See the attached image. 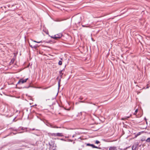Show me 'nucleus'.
<instances>
[{
  "mask_svg": "<svg viewBox=\"0 0 150 150\" xmlns=\"http://www.w3.org/2000/svg\"><path fill=\"white\" fill-rule=\"evenodd\" d=\"M62 35L61 33H59L54 35V36H51V38L57 40L58 38H60L62 37Z\"/></svg>",
  "mask_w": 150,
  "mask_h": 150,
  "instance_id": "f257e3e1",
  "label": "nucleus"
},
{
  "mask_svg": "<svg viewBox=\"0 0 150 150\" xmlns=\"http://www.w3.org/2000/svg\"><path fill=\"white\" fill-rule=\"evenodd\" d=\"M28 79V78H27L25 79H21L18 81L17 83L16 86H17L18 85L20 84L21 83H23L26 82L27 81Z\"/></svg>",
  "mask_w": 150,
  "mask_h": 150,
  "instance_id": "f03ea898",
  "label": "nucleus"
},
{
  "mask_svg": "<svg viewBox=\"0 0 150 150\" xmlns=\"http://www.w3.org/2000/svg\"><path fill=\"white\" fill-rule=\"evenodd\" d=\"M139 145V143L138 142L135 143L132 146V150H136Z\"/></svg>",
  "mask_w": 150,
  "mask_h": 150,
  "instance_id": "7ed1b4c3",
  "label": "nucleus"
},
{
  "mask_svg": "<svg viewBox=\"0 0 150 150\" xmlns=\"http://www.w3.org/2000/svg\"><path fill=\"white\" fill-rule=\"evenodd\" d=\"M49 145L50 146V148L51 147L55 148L56 147V144H55L54 142L53 141H51V143L50 142L48 143Z\"/></svg>",
  "mask_w": 150,
  "mask_h": 150,
  "instance_id": "20e7f679",
  "label": "nucleus"
},
{
  "mask_svg": "<svg viewBox=\"0 0 150 150\" xmlns=\"http://www.w3.org/2000/svg\"><path fill=\"white\" fill-rule=\"evenodd\" d=\"M48 135L50 137H57L56 133H48Z\"/></svg>",
  "mask_w": 150,
  "mask_h": 150,
  "instance_id": "39448f33",
  "label": "nucleus"
},
{
  "mask_svg": "<svg viewBox=\"0 0 150 150\" xmlns=\"http://www.w3.org/2000/svg\"><path fill=\"white\" fill-rule=\"evenodd\" d=\"M108 148L109 150H117L116 146H110Z\"/></svg>",
  "mask_w": 150,
  "mask_h": 150,
  "instance_id": "423d86ee",
  "label": "nucleus"
},
{
  "mask_svg": "<svg viewBox=\"0 0 150 150\" xmlns=\"http://www.w3.org/2000/svg\"><path fill=\"white\" fill-rule=\"evenodd\" d=\"M90 146H91L92 148H96L99 149H101V147H98L95 146L93 144H91Z\"/></svg>",
  "mask_w": 150,
  "mask_h": 150,
  "instance_id": "0eeeda50",
  "label": "nucleus"
},
{
  "mask_svg": "<svg viewBox=\"0 0 150 150\" xmlns=\"http://www.w3.org/2000/svg\"><path fill=\"white\" fill-rule=\"evenodd\" d=\"M57 137H62L64 136L63 134L62 133H56Z\"/></svg>",
  "mask_w": 150,
  "mask_h": 150,
  "instance_id": "6e6552de",
  "label": "nucleus"
},
{
  "mask_svg": "<svg viewBox=\"0 0 150 150\" xmlns=\"http://www.w3.org/2000/svg\"><path fill=\"white\" fill-rule=\"evenodd\" d=\"M29 45L32 48H34L35 49H36L37 47H38L37 45H36L35 46H33L32 45H31L30 43H29Z\"/></svg>",
  "mask_w": 150,
  "mask_h": 150,
  "instance_id": "1a4fd4ad",
  "label": "nucleus"
},
{
  "mask_svg": "<svg viewBox=\"0 0 150 150\" xmlns=\"http://www.w3.org/2000/svg\"><path fill=\"white\" fill-rule=\"evenodd\" d=\"M131 115H130L129 116H126L123 118H121V120H125L127 119L128 118H129L130 116Z\"/></svg>",
  "mask_w": 150,
  "mask_h": 150,
  "instance_id": "9d476101",
  "label": "nucleus"
},
{
  "mask_svg": "<svg viewBox=\"0 0 150 150\" xmlns=\"http://www.w3.org/2000/svg\"><path fill=\"white\" fill-rule=\"evenodd\" d=\"M50 127H51L53 128H59L58 127L55 125H52L51 124L50 125Z\"/></svg>",
  "mask_w": 150,
  "mask_h": 150,
  "instance_id": "9b49d317",
  "label": "nucleus"
},
{
  "mask_svg": "<svg viewBox=\"0 0 150 150\" xmlns=\"http://www.w3.org/2000/svg\"><path fill=\"white\" fill-rule=\"evenodd\" d=\"M60 81H61V79H60L58 82V88L59 89V88L60 86Z\"/></svg>",
  "mask_w": 150,
  "mask_h": 150,
  "instance_id": "f8f14e48",
  "label": "nucleus"
},
{
  "mask_svg": "<svg viewBox=\"0 0 150 150\" xmlns=\"http://www.w3.org/2000/svg\"><path fill=\"white\" fill-rule=\"evenodd\" d=\"M146 141L147 142H150V137L148 138L146 140Z\"/></svg>",
  "mask_w": 150,
  "mask_h": 150,
  "instance_id": "ddd939ff",
  "label": "nucleus"
},
{
  "mask_svg": "<svg viewBox=\"0 0 150 150\" xmlns=\"http://www.w3.org/2000/svg\"><path fill=\"white\" fill-rule=\"evenodd\" d=\"M14 61H15V59H13V58L11 60L10 63H11V64H13L14 63Z\"/></svg>",
  "mask_w": 150,
  "mask_h": 150,
  "instance_id": "4468645a",
  "label": "nucleus"
},
{
  "mask_svg": "<svg viewBox=\"0 0 150 150\" xmlns=\"http://www.w3.org/2000/svg\"><path fill=\"white\" fill-rule=\"evenodd\" d=\"M58 64L59 65H61L62 64V62L61 61H59L58 62Z\"/></svg>",
  "mask_w": 150,
  "mask_h": 150,
  "instance_id": "2eb2a0df",
  "label": "nucleus"
},
{
  "mask_svg": "<svg viewBox=\"0 0 150 150\" xmlns=\"http://www.w3.org/2000/svg\"><path fill=\"white\" fill-rule=\"evenodd\" d=\"M141 134V132H138V133L135 136V137H137V136H138L139 135H140Z\"/></svg>",
  "mask_w": 150,
  "mask_h": 150,
  "instance_id": "dca6fc26",
  "label": "nucleus"
},
{
  "mask_svg": "<svg viewBox=\"0 0 150 150\" xmlns=\"http://www.w3.org/2000/svg\"><path fill=\"white\" fill-rule=\"evenodd\" d=\"M100 143V142L98 140H96L95 142V143L96 144H98Z\"/></svg>",
  "mask_w": 150,
  "mask_h": 150,
  "instance_id": "f3484780",
  "label": "nucleus"
},
{
  "mask_svg": "<svg viewBox=\"0 0 150 150\" xmlns=\"http://www.w3.org/2000/svg\"><path fill=\"white\" fill-rule=\"evenodd\" d=\"M63 74L62 73V72H61V73H59V75H60V76L61 77V78H62V75H63Z\"/></svg>",
  "mask_w": 150,
  "mask_h": 150,
  "instance_id": "a211bd4d",
  "label": "nucleus"
},
{
  "mask_svg": "<svg viewBox=\"0 0 150 150\" xmlns=\"http://www.w3.org/2000/svg\"><path fill=\"white\" fill-rule=\"evenodd\" d=\"M64 71V69H63L62 70H61L59 71V73H61V72H62V71Z\"/></svg>",
  "mask_w": 150,
  "mask_h": 150,
  "instance_id": "6ab92c4d",
  "label": "nucleus"
},
{
  "mask_svg": "<svg viewBox=\"0 0 150 150\" xmlns=\"http://www.w3.org/2000/svg\"><path fill=\"white\" fill-rule=\"evenodd\" d=\"M86 145V146H90L91 144L90 143H86L85 144Z\"/></svg>",
  "mask_w": 150,
  "mask_h": 150,
  "instance_id": "aec40b11",
  "label": "nucleus"
},
{
  "mask_svg": "<svg viewBox=\"0 0 150 150\" xmlns=\"http://www.w3.org/2000/svg\"><path fill=\"white\" fill-rule=\"evenodd\" d=\"M30 130H32V131H33V130H38L37 129H35V128L30 129Z\"/></svg>",
  "mask_w": 150,
  "mask_h": 150,
  "instance_id": "412c9836",
  "label": "nucleus"
},
{
  "mask_svg": "<svg viewBox=\"0 0 150 150\" xmlns=\"http://www.w3.org/2000/svg\"><path fill=\"white\" fill-rule=\"evenodd\" d=\"M43 42V41H37V42H36V43H42Z\"/></svg>",
  "mask_w": 150,
  "mask_h": 150,
  "instance_id": "4be33fe9",
  "label": "nucleus"
},
{
  "mask_svg": "<svg viewBox=\"0 0 150 150\" xmlns=\"http://www.w3.org/2000/svg\"><path fill=\"white\" fill-rule=\"evenodd\" d=\"M138 111V109H137L135 110V112H134V114H136V113Z\"/></svg>",
  "mask_w": 150,
  "mask_h": 150,
  "instance_id": "5701e85b",
  "label": "nucleus"
},
{
  "mask_svg": "<svg viewBox=\"0 0 150 150\" xmlns=\"http://www.w3.org/2000/svg\"><path fill=\"white\" fill-rule=\"evenodd\" d=\"M144 120H145L146 121V123L147 124V119H146V117H145L144 118Z\"/></svg>",
  "mask_w": 150,
  "mask_h": 150,
  "instance_id": "b1692460",
  "label": "nucleus"
},
{
  "mask_svg": "<svg viewBox=\"0 0 150 150\" xmlns=\"http://www.w3.org/2000/svg\"><path fill=\"white\" fill-rule=\"evenodd\" d=\"M68 140H69V142H72V141H73V140H72L70 139H69Z\"/></svg>",
  "mask_w": 150,
  "mask_h": 150,
  "instance_id": "393cba45",
  "label": "nucleus"
},
{
  "mask_svg": "<svg viewBox=\"0 0 150 150\" xmlns=\"http://www.w3.org/2000/svg\"><path fill=\"white\" fill-rule=\"evenodd\" d=\"M33 42H37V41H35V40H32Z\"/></svg>",
  "mask_w": 150,
  "mask_h": 150,
  "instance_id": "a878e982",
  "label": "nucleus"
},
{
  "mask_svg": "<svg viewBox=\"0 0 150 150\" xmlns=\"http://www.w3.org/2000/svg\"><path fill=\"white\" fill-rule=\"evenodd\" d=\"M141 140L143 142V141H144L145 140L144 139H141Z\"/></svg>",
  "mask_w": 150,
  "mask_h": 150,
  "instance_id": "bb28decb",
  "label": "nucleus"
},
{
  "mask_svg": "<svg viewBox=\"0 0 150 150\" xmlns=\"http://www.w3.org/2000/svg\"><path fill=\"white\" fill-rule=\"evenodd\" d=\"M60 140H63V141H64V140L63 139H60Z\"/></svg>",
  "mask_w": 150,
  "mask_h": 150,
  "instance_id": "cd10ccee",
  "label": "nucleus"
},
{
  "mask_svg": "<svg viewBox=\"0 0 150 150\" xmlns=\"http://www.w3.org/2000/svg\"><path fill=\"white\" fill-rule=\"evenodd\" d=\"M58 78H59V77H57V79H57H57H58Z\"/></svg>",
  "mask_w": 150,
  "mask_h": 150,
  "instance_id": "c85d7f7f",
  "label": "nucleus"
},
{
  "mask_svg": "<svg viewBox=\"0 0 150 150\" xmlns=\"http://www.w3.org/2000/svg\"><path fill=\"white\" fill-rule=\"evenodd\" d=\"M74 137V135H73V136H72V137Z\"/></svg>",
  "mask_w": 150,
  "mask_h": 150,
  "instance_id": "c756f323",
  "label": "nucleus"
},
{
  "mask_svg": "<svg viewBox=\"0 0 150 150\" xmlns=\"http://www.w3.org/2000/svg\"><path fill=\"white\" fill-rule=\"evenodd\" d=\"M148 88V87H147L146 88Z\"/></svg>",
  "mask_w": 150,
  "mask_h": 150,
  "instance_id": "7c9ffc66",
  "label": "nucleus"
}]
</instances>
